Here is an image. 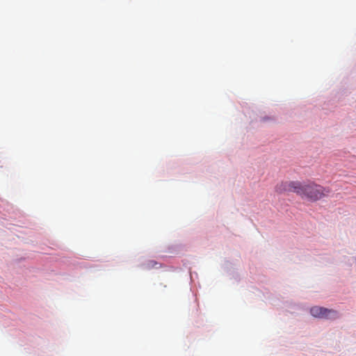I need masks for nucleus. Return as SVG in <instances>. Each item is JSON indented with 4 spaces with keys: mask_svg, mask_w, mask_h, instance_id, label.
<instances>
[{
    "mask_svg": "<svg viewBox=\"0 0 356 356\" xmlns=\"http://www.w3.org/2000/svg\"><path fill=\"white\" fill-rule=\"evenodd\" d=\"M276 191L279 193L286 191L293 192L302 197V198L307 199L312 202H316L327 196L330 193L329 188H324L315 183L302 184L298 181L282 183L277 186Z\"/></svg>",
    "mask_w": 356,
    "mask_h": 356,
    "instance_id": "f257e3e1",
    "label": "nucleus"
},
{
    "mask_svg": "<svg viewBox=\"0 0 356 356\" xmlns=\"http://www.w3.org/2000/svg\"><path fill=\"white\" fill-rule=\"evenodd\" d=\"M310 314L316 318L334 319L338 317V313L337 311L318 306L312 307L310 309Z\"/></svg>",
    "mask_w": 356,
    "mask_h": 356,
    "instance_id": "f03ea898",
    "label": "nucleus"
}]
</instances>
